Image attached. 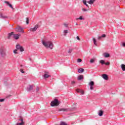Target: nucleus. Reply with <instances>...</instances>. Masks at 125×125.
Segmentation results:
<instances>
[{
  "label": "nucleus",
  "mask_w": 125,
  "mask_h": 125,
  "mask_svg": "<svg viewBox=\"0 0 125 125\" xmlns=\"http://www.w3.org/2000/svg\"><path fill=\"white\" fill-rule=\"evenodd\" d=\"M42 43L46 48H50L51 49H53V46L54 45L51 41H42Z\"/></svg>",
  "instance_id": "obj_1"
},
{
  "label": "nucleus",
  "mask_w": 125,
  "mask_h": 125,
  "mask_svg": "<svg viewBox=\"0 0 125 125\" xmlns=\"http://www.w3.org/2000/svg\"><path fill=\"white\" fill-rule=\"evenodd\" d=\"M59 105V102L57 99H55L54 101H52L51 103V106L54 107V106H58Z\"/></svg>",
  "instance_id": "obj_2"
},
{
  "label": "nucleus",
  "mask_w": 125,
  "mask_h": 125,
  "mask_svg": "<svg viewBox=\"0 0 125 125\" xmlns=\"http://www.w3.org/2000/svg\"><path fill=\"white\" fill-rule=\"evenodd\" d=\"M0 54L2 57H4V56H5V48L1 47L0 49Z\"/></svg>",
  "instance_id": "obj_3"
},
{
  "label": "nucleus",
  "mask_w": 125,
  "mask_h": 125,
  "mask_svg": "<svg viewBox=\"0 0 125 125\" xmlns=\"http://www.w3.org/2000/svg\"><path fill=\"white\" fill-rule=\"evenodd\" d=\"M16 32H20L21 33H22L23 34L25 33L23 28L20 26H18L16 28Z\"/></svg>",
  "instance_id": "obj_4"
},
{
  "label": "nucleus",
  "mask_w": 125,
  "mask_h": 125,
  "mask_svg": "<svg viewBox=\"0 0 125 125\" xmlns=\"http://www.w3.org/2000/svg\"><path fill=\"white\" fill-rule=\"evenodd\" d=\"M38 28H40V26L36 24L34 28H30L29 30L30 32H36V30H38Z\"/></svg>",
  "instance_id": "obj_5"
},
{
  "label": "nucleus",
  "mask_w": 125,
  "mask_h": 125,
  "mask_svg": "<svg viewBox=\"0 0 125 125\" xmlns=\"http://www.w3.org/2000/svg\"><path fill=\"white\" fill-rule=\"evenodd\" d=\"M88 85L90 86V89L92 90L93 89V86H94V82L91 81L89 82Z\"/></svg>",
  "instance_id": "obj_6"
},
{
  "label": "nucleus",
  "mask_w": 125,
  "mask_h": 125,
  "mask_svg": "<svg viewBox=\"0 0 125 125\" xmlns=\"http://www.w3.org/2000/svg\"><path fill=\"white\" fill-rule=\"evenodd\" d=\"M0 18H1L2 19H7V18H8V17H7L6 15L2 13H0Z\"/></svg>",
  "instance_id": "obj_7"
},
{
  "label": "nucleus",
  "mask_w": 125,
  "mask_h": 125,
  "mask_svg": "<svg viewBox=\"0 0 125 125\" xmlns=\"http://www.w3.org/2000/svg\"><path fill=\"white\" fill-rule=\"evenodd\" d=\"M102 77L104 80H105L106 81H108V80H109V77L108 76V75H107V74H103L102 75Z\"/></svg>",
  "instance_id": "obj_8"
},
{
  "label": "nucleus",
  "mask_w": 125,
  "mask_h": 125,
  "mask_svg": "<svg viewBox=\"0 0 125 125\" xmlns=\"http://www.w3.org/2000/svg\"><path fill=\"white\" fill-rule=\"evenodd\" d=\"M34 88V85H29L27 88V91H31V90H33Z\"/></svg>",
  "instance_id": "obj_9"
},
{
  "label": "nucleus",
  "mask_w": 125,
  "mask_h": 125,
  "mask_svg": "<svg viewBox=\"0 0 125 125\" xmlns=\"http://www.w3.org/2000/svg\"><path fill=\"white\" fill-rule=\"evenodd\" d=\"M21 35L20 34H13V38L15 39V40H19V37H20Z\"/></svg>",
  "instance_id": "obj_10"
},
{
  "label": "nucleus",
  "mask_w": 125,
  "mask_h": 125,
  "mask_svg": "<svg viewBox=\"0 0 125 125\" xmlns=\"http://www.w3.org/2000/svg\"><path fill=\"white\" fill-rule=\"evenodd\" d=\"M59 112L62 111L63 112H68L69 108H60L58 110Z\"/></svg>",
  "instance_id": "obj_11"
},
{
  "label": "nucleus",
  "mask_w": 125,
  "mask_h": 125,
  "mask_svg": "<svg viewBox=\"0 0 125 125\" xmlns=\"http://www.w3.org/2000/svg\"><path fill=\"white\" fill-rule=\"evenodd\" d=\"M14 34V32H12L8 34V39H10L11 37H13V35Z\"/></svg>",
  "instance_id": "obj_12"
},
{
  "label": "nucleus",
  "mask_w": 125,
  "mask_h": 125,
  "mask_svg": "<svg viewBox=\"0 0 125 125\" xmlns=\"http://www.w3.org/2000/svg\"><path fill=\"white\" fill-rule=\"evenodd\" d=\"M20 121H21V123H17L16 125H24V121L23 119H20Z\"/></svg>",
  "instance_id": "obj_13"
},
{
  "label": "nucleus",
  "mask_w": 125,
  "mask_h": 125,
  "mask_svg": "<svg viewBox=\"0 0 125 125\" xmlns=\"http://www.w3.org/2000/svg\"><path fill=\"white\" fill-rule=\"evenodd\" d=\"M44 79H47V78H49L50 75H48V72H46L43 76Z\"/></svg>",
  "instance_id": "obj_14"
},
{
  "label": "nucleus",
  "mask_w": 125,
  "mask_h": 125,
  "mask_svg": "<svg viewBox=\"0 0 125 125\" xmlns=\"http://www.w3.org/2000/svg\"><path fill=\"white\" fill-rule=\"evenodd\" d=\"M102 38H106V35L103 34L102 36H99L98 38V40H102Z\"/></svg>",
  "instance_id": "obj_15"
},
{
  "label": "nucleus",
  "mask_w": 125,
  "mask_h": 125,
  "mask_svg": "<svg viewBox=\"0 0 125 125\" xmlns=\"http://www.w3.org/2000/svg\"><path fill=\"white\" fill-rule=\"evenodd\" d=\"M76 91L77 92H79L80 93H81V94H83V93H84L83 91L81 89H77L76 90Z\"/></svg>",
  "instance_id": "obj_16"
},
{
  "label": "nucleus",
  "mask_w": 125,
  "mask_h": 125,
  "mask_svg": "<svg viewBox=\"0 0 125 125\" xmlns=\"http://www.w3.org/2000/svg\"><path fill=\"white\" fill-rule=\"evenodd\" d=\"M5 3H6L11 8L13 9V7H12V5L11 4L9 3V2L7 1H5Z\"/></svg>",
  "instance_id": "obj_17"
},
{
  "label": "nucleus",
  "mask_w": 125,
  "mask_h": 125,
  "mask_svg": "<svg viewBox=\"0 0 125 125\" xmlns=\"http://www.w3.org/2000/svg\"><path fill=\"white\" fill-rule=\"evenodd\" d=\"M104 57H105V58H108V57H110V54H109L107 53H104Z\"/></svg>",
  "instance_id": "obj_18"
},
{
  "label": "nucleus",
  "mask_w": 125,
  "mask_h": 125,
  "mask_svg": "<svg viewBox=\"0 0 125 125\" xmlns=\"http://www.w3.org/2000/svg\"><path fill=\"white\" fill-rule=\"evenodd\" d=\"M95 1V0H89V1H87V3L89 4H92Z\"/></svg>",
  "instance_id": "obj_19"
},
{
  "label": "nucleus",
  "mask_w": 125,
  "mask_h": 125,
  "mask_svg": "<svg viewBox=\"0 0 125 125\" xmlns=\"http://www.w3.org/2000/svg\"><path fill=\"white\" fill-rule=\"evenodd\" d=\"M98 115L99 116H100V117H101V116H103V111L102 110H99V113H98Z\"/></svg>",
  "instance_id": "obj_20"
},
{
  "label": "nucleus",
  "mask_w": 125,
  "mask_h": 125,
  "mask_svg": "<svg viewBox=\"0 0 125 125\" xmlns=\"http://www.w3.org/2000/svg\"><path fill=\"white\" fill-rule=\"evenodd\" d=\"M84 69H83V68H80L78 69V72L80 74H82V73H83V72H84Z\"/></svg>",
  "instance_id": "obj_21"
},
{
  "label": "nucleus",
  "mask_w": 125,
  "mask_h": 125,
  "mask_svg": "<svg viewBox=\"0 0 125 125\" xmlns=\"http://www.w3.org/2000/svg\"><path fill=\"white\" fill-rule=\"evenodd\" d=\"M78 80L79 81H82V80H83V75H80L78 77Z\"/></svg>",
  "instance_id": "obj_22"
},
{
  "label": "nucleus",
  "mask_w": 125,
  "mask_h": 125,
  "mask_svg": "<svg viewBox=\"0 0 125 125\" xmlns=\"http://www.w3.org/2000/svg\"><path fill=\"white\" fill-rule=\"evenodd\" d=\"M84 20V19L83 18V16H80L79 18H77L76 20Z\"/></svg>",
  "instance_id": "obj_23"
},
{
  "label": "nucleus",
  "mask_w": 125,
  "mask_h": 125,
  "mask_svg": "<svg viewBox=\"0 0 125 125\" xmlns=\"http://www.w3.org/2000/svg\"><path fill=\"white\" fill-rule=\"evenodd\" d=\"M121 68H122L123 71H125V64H122L121 65Z\"/></svg>",
  "instance_id": "obj_24"
},
{
  "label": "nucleus",
  "mask_w": 125,
  "mask_h": 125,
  "mask_svg": "<svg viewBox=\"0 0 125 125\" xmlns=\"http://www.w3.org/2000/svg\"><path fill=\"white\" fill-rule=\"evenodd\" d=\"M93 41L94 42V44H95V45H97V43L96 42V39H95V38L93 39Z\"/></svg>",
  "instance_id": "obj_25"
},
{
  "label": "nucleus",
  "mask_w": 125,
  "mask_h": 125,
  "mask_svg": "<svg viewBox=\"0 0 125 125\" xmlns=\"http://www.w3.org/2000/svg\"><path fill=\"white\" fill-rule=\"evenodd\" d=\"M67 34H68V30H64L63 31L64 36H66V35H67Z\"/></svg>",
  "instance_id": "obj_26"
},
{
  "label": "nucleus",
  "mask_w": 125,
  "mask_h": 125,
  "mask_svg": "<svg viewBox=\"0 0 125 125\" xmlns=\"http://www.w3.org/2000/svg\"><path fill=\"white\" fill-rule=\"evenodd\" d=\"M83 11L84 12H85V11H88V10H89V8H87L86 9L83 8L82 9Z\"/></svg>",
  "instance_id": "obj_27"
},
{
  "label": "nucleus",
  "mask_w": 125,
  "mask_h": 125,
  "mask_svg": "<svg viewBox=\"0 0 125 125\" xmlns=\"http://www.w3.org/2000/svg\"><path fill=\"white\" fill-rule=\"evenodd\" d=\"M21 46H22L20 45V44H18L16 45V48L17 49H20Z\"/></svg>",
  "instance_id": "obj_28"
},
{
  "label": "nucleus",
  "mask_w": 125,
  "mask_h": 125,
  "mask_svg": "<svg viewBox=\"0 0 125 125\" xmlns=\"http://www.w3.org/2000/svg\"><path fill=\"white\" fill-rule=\"evenodd\" d=\"M20 51L22 52L23 51H24V48H23L22 46L19 49Z\"/></svg>",
  "instance_id": "obj_29"
},
{
  "label": "nucleus",
  "mask_w": 125,
  "mask_h": 125,
  "mask_svg": "<svg viewBox=\"0 0 125 125\" xmlns=\"http://www.w3.org/2000/svg\"><path fill=\"white\" fill-rule=\"evenodd\" d=\"M60 125H68V124H67L64 122H62L60 124Z\"/></svg>",
  "instance_id": "obj_30"
},
{
  "label": "nucleus",
  "mask_w": 125,
  "mask_h": 125,
  "mask_svg": "<svg viewBox=\"0 0 125 125\" xmlns=\"http://www.w3.org/2000/svg\"><path fill=\"white\" fill-rule=\"evenodd\" d=\"M100 63L102 65H103L104 64H105V61L102 60L100 61Z\"/></svg>",
  "instance_id": "obj_31"
},
{
  "label": "nucleus",
  "mask_w": 125,
  "mask_h": 125,
  "mask_svg": "<svg viewBox=\"0 0 125 125\" xmlns=\"http://www.w3.org/2000/svg\"><path fill=\"white\" fill-rule=\"evenodd\" d=\"M95 60L94 59H92L90 60V63H94Z\"/></svg>",
  "instance_id": "obj_32"
},
{
  "label": "nucleus",
  "mask_w": 125,
  "mask_h": 125,
  "mask_svg": "<svg viewBox=\"0 0 125 125\" xmlns=\"http://www.w3.org/2000/svg\"><path fill=\"white\" fill-rule=\"evenodd\" d=\"M72 51H73V49L70 48V49H69L68 50V53H72Z\"/></svg>",
  "instance_id": "obj_33"
},
{
  "label": "nucleus",
  "mask_w": 125,
  "mask_h": 125,
  "mask_svg": "<svg viewBox=\"0 0 125 125\" xmlns=\"http://www.w3.org/2000/svg\"><path fill=\"white\" fill-rule=\"evenodd\" d=\"M75 83H76V81H71V84H72V85H74V84H75Z\"/></svg>",
  "instance_id": "obj_34"
},
{
  "label": "nucleus",
  "mask_w": 125,
  "mask_h": 125,
  "mask_svg": "<svg viewBox=\"0 0 125 125\" xmlns=\"http://www.w3.org/2000/svg\"><path fill=\"white\" fill-rule=\"evenodd\" d=\"M26 24L27 25L29 24V18H26Z\"/></svg>",
  "instance_id": "obj_35"
},
{
  "label": "nucleus",
  "mask_w": 125,
  "mask_h": 125,
  "mask_svg": "<svg viewBox=\"0 0 125 125\" xmlns=\"http://www.w3.org/2000/svg\"><path fill=\"white\" fill-rule=\"evenodd\" d=\"M14 53H15V54H18V52H17V49L14 50L13 51Z\"/></svg>",
  "instance_id": "obj_36"
},
{
  "label": "nucleus",
  "mask_w": 125,
  "mask_h": 125,
  "mask_svg": "<svg viewBox=\"0 0 125 125\" xmlns=\"http://www.w3.org/2000/svg\"><path fill=\"white\" fill-rule=\"evenodd\" d=\"M77 62H78V63H80V62H82V59H78L77 60Z\"/></svg>",
  "instance_id": "obj_37"
},
{
  "label": "nucleus",
  "mask_w": 125,
  "mask_h": 125,
  "mask_svg": "<svg viewBox=\"0 0 125 125\" xmlns=\"http://www.w3.org/2000/svg\"><path fill=\"white\" fill-rule=\"evenodd\" d=\"M104 64H105V65H110V62H107L106 63H104Z\"/></svg>",
  "instance_id": "obj_38"
},
{
  "label": "nucleus",
  "mask_w": 125,
  "mask_h": 125,
  "mask_svg": "<svg viewBox=\"0 0 125 125\" xmlns=\"http://www.w3.org/2000/svg\"><path fill=\"white\" fill-rule=\"evenodd\" d=\"M84 4H86V0H83Z\"/></svg>",
  "instance_id": "obj_39"
},
{
  "label": "nucleus",
  "mask_w": 125,
  "mask_h": 125,
  "mask_svg": "<svg viewBox=\"0 0 125 125\" xmlns=\"http://www.w3.org/2000/svg\"><path fill=\"white\" fill-rule=\"evenodd\" d=\"M4 101V99H0V102H3Z\"/></svg>",
  "instance_id": "obj_40"
},
{
  "label": "nucleus",
  "mask_w": 125,
  "mask_h": 125,
  "mask_svg": "<svg viewBox=\"0 0 125 125\" xmlns=\"http://www.w3.org/2000/svg\"><path fill=\"white\" fill-rule=\"evenodd\" d=\"M76 38L78 41H81V39H80V37L79 36H77Z\"/></svg>",
  "instance_id": "obj_41"
},
{
  "label": "nucleus",
  "mask_w": 125,
  "mask_h": 125,
  "mask_svg": "<svg viewBox=\"0 0 125 125\" xmlns=\"http://www.w3.org/2000/svg\"><path fill=\"white\" fill-rule=\"evenodd\" d=\"M21 73H22V74H24V73H25V72H24V71H23V69H21L20 70Z\"/></svg>",
  "instance_id": "obj_42"
},
{
  "label": "nucleus",
  "mask_w": 125,
  "mask_h": 125,
  "mask_svg": "<svg viewBox=\"0 0 125 125\" xmlns=\"http://www.w3.org/2000/svg\"><path fill=\"white\" fill-rule=\"evenodd\" d=\"M122 46H124L125 47V42L122 43Z\"/></svg>",
  "instance_id": "obj_43"
},
{
  "label": "nucleus",
  "mask_w": 125,
  "mask_h": 125,
  "mask_svg": "<svg viewBox=\"0 0 125 125\" xmlns=\"http://www.w3.org/2000/svg\"><path fill=\"white\" fill-rule=\"evenodd\" d=\"M39 89H40V88H39V87H37V88H36L37 91V92L39 91Z\"/></svg>",
  "instance_id": "obj_44"
},
{
  "label": "nucleus",
  "mask_w": 125,
  "mask_h": 125,
  "mask_svg": "<svg viewBox=\"0 0 125 125\" xmlns=\"http://www.w3.org/2000/svg\"><path fill=\"white\" fill-rule=\"evenodd\" d=\"M64 25L65 27H68V24H64Z\"/></svg>",
  "instance_id": "obj_45"
},
{
  "label": "nucleus",
  "mask_w": 125,
  "mask_h": 125,
  "mask_svg": "<svg viewBox=\"0 0 125 125\" xmlns=\"http://www.w3.org/2000/svg\"><path fill=\"white\" fill-rule=\"evenodd\" d=\"M85 5H86V6H87V7H88V8H89V7H88V5H87V4H86H86H85Z\"/></svg>",
  "instance_id": "obj_46"
},
{
  "label": "nucleus",
  "mask_w": 125,
  "mask_h": 125,
  "mask_svg": "<svg viewBox=\"0 0 125 125\" xmlns=\"http://www.w3.org/2000/svg\"><path fill=\"white\" fill-rule=\"evenodd\" d=\"M29 60H30V61H32V59L29 58Z\"/></svg>",
  "instance_id": "obj_47"
},
{
  "label": "nucleus",
  "mask_w": 125,
  "mask_h": 125,
  "mask_svg": "<svg viewBox=\"0 0 125 125\" xmlns=\"http://www.w3.org/2000/svg\"><path fill=\"white\" fill-rule=\"evenodd\" d=\"M76 25H78V24L76 23Z\"/></svg>",
  "instance_id": "obj_48"
}]
</instances>
